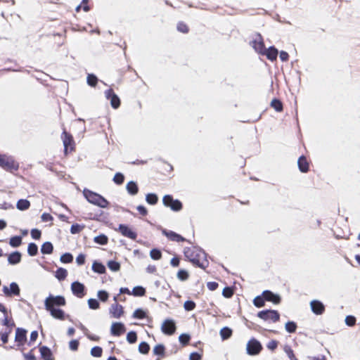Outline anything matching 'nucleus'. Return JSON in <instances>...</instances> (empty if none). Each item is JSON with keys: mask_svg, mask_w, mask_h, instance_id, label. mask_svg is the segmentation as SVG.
Masks as SVG:
<instances>
[{"mask_svg": "<svg viewBox=\"0 0 360 360\" xmlns=\"http://www.w3.org/2000/svg\"><path fill=\"white\" fill-rule=\"evenodd\" d=\"M185 257L195 266L205 269L208 265L207 254L198 246L186 247L184 249Z\"/></svg>", "mask_w": 360, "mask_h": 360, "instance_id": "f257e3e1", "label": "nucleus"}, {"mask_svg": "<svg viewBox=\"0 0 360 360\" xmlns=\"http://www.w3.org/2000/svg\"><path fill=\"white\" fill-rule=\"evenodd\" d=\"M83 195L88 202L100 208H108L110 202L102 195L86 188L83 190Z\"/></svg>", "mask_w": 360, "mask_h": 360, "instance_id": "f03ea898", "label": "nucleus"}, {"mask_svg": "<svg viewBox=\"0 0 360 360\" xmlns=\"http://www.w3.org/2000/svg\"><path fill=\"white\" fill-rule=\"evenodd\" d=\"M0 167L6 172L14 173L18 170L20 164L12 155L0 154Z\"/></svg>", "mask_w": 360, "mask_h": 360, "instance_id": "7ed1b4c3", "label": "nucleus"}, {"mask_svg": "<svg viewBox=\"0 0 360 360\" xmlns=\"http://www.w3.org/2000/svg\"><path fill=\"white\" fill-rule=\"evenodd\" d=\"M162 203L169 207L174 212H179L183 208V203L179 199H174L173 196L169 194L165 195L162 198Z\"/></svg>", "mask_w": 360, "mask_h": 360, "instance_id": "20e7f679", "label": "nucleus"}, {"mask_svg": "<svg viewBox=\"0 0 360 360\" xmlns=\"http://www.w3.org/2000/svg\"><path fill=\"white\" fill-rule=\"evenodd\" d=\"M263 349L262 343L255 338H250L246 345V353L250 356L258 355Z\"/></svg>", "mask_w": 360, "mask_h": 360, "instance_id": "39448f33", "label": "nucleus"}, {"mask_svg": "<svg viewBox=\"0 0 360 360\" xmlns=\"http://www.w3.org/2000/svg\"><path fill=\"white\" fill-rule=\"evenodd\" d=\"M44 308L50 313V315L58 320H65L66 318H70L69 314H66L65 311L60 307H52L49 306L48 301H44Z\"/></svg>", "mask_w": 360, "mask_h": 360, "instance_id": "423d86ee", "label": "nucleus"}, {"mask_svg": "<svg viewBox=\"0 0 360 360\" xmlns=\"http://www.w3.org/2000/svg\"><path fill=\"white\" fill-rule=\"evenodd\" d=\"M257 317L264 320L267 321L271 319L274 323H276L280 320V314L276 309H266L259 311L257 314Z\"/></svg>", "mask_w": 360, "mask_h": 360, "instance_id": "0eeeda50", "label": "nucleus"}, {"mask_svg": "<svg viewBox=\"0 0 360 360\" xmlns=\"http://www.w3.org/2000/svg\"><path fill=\"white\" fill-rule=\"evenodd\" d=\"M250 45L252 47L256 53L263 55L265 51L266 46L263 39V37L259 32L256 33V38L250 41Z\"/></svg>", "mask_w": 360, "mask_h": 360, "instance_id": "6e6552de", "label": "nucleus"}, {"mask_svg": "<svg viewBox=\"0 0 360 360\" xmlns=\"http://www.w3.org/2000/svg\"><path fill=\"white\" fill-rule=\"evenodd\" d=\"M161 232L163 236H166L169 240L174 242H187L191 244V241L190 240L186 239L179 233H177L173 231L167 230L166 229L162 228L160 226Z\"/></svg>", "mask_w": 360, "mask_h": 360, "instance_id": "1a4fd4ad", "label": "nucleus"}, {"mask_svg": "<svg viewBox=\"0 0 360 360\" xmlns=\"http://www.w3.org/2000/svg\"><path fill=\"white\" fill-rule=\"evenodd\" d=\"M176 330V322L171 318L166 319L161 325V331L166 335H172Z\"/></svg>", "mask_w": 360, "mask_h": 360, "instance_id": "9d476101", "label": "nucleus"}, {"mask_svg": "<svg viewBox=\"0 0 360 360\" xmlns=\"http://www.w3.org/2000/svg\"><path fill=\"white\" fill-rule=\"evenodd\" d=\"M61 139L63 140L64 152L65 154L68 153V148H70V151L75 149V141L73 136L70 133L66 131L65 128L63 130Z\"/></svg>", "mask_w": 360, "mask_h": 360, "instance_id": "9b49d317", "label": "nucleus"}, {"mask_svg": "<svg viewBox=\"0 0 360 360\" xmlns=\"http://www.w3.org/2000/svg\"><path fill=\"white\" fill-rule=\"evenodd\" d=\"M70 289L72 293L78 298H82L86 294V288L84 283L75 281L71 283Z\"/></svg>", "mask_w": 360, "mask_h": 360, "instance_id": "f8f14e48", "label": "nucleus"}, {"mask_svg": "<svg viewBox=\"0 0 360 360\" xmlns=\"http://www.w3.org/2000/svg\"><path fill=\"white\" fill-rule=\"evenodd\" d=\"M44 301H48L49 306L52 307H64L66 304V300L63 295L49 294Z\"/></svg>", "mask_w": 360, "mask_h": 360, "instance_id": "ddd939ff", "label": "nucleus"}, {"mask_svg": "<svg viewBox=\"0 0 360 360\" xmlns=\"http://www.w3.org/2000/svg\"><path fill=\"white\" fill-rule=\"evenodd\" d=\"M115 231H119L123 236L135 240L137 238V233L134 231L128 224H120Z\"/></svg>", "mask_w": 360, "mask_h": 360, "instance_id": "4468645a", "label": "nucleus"}, {"mask_svg": "<svg viewBox=\"0 0 360 360\" xmlns=\"http://www.w3.org/2000/svg\"><path fill=\"white\" fill-rule=\"evenodd\" d=\"M2 292L6 297H11L20 295V288L16 282H11L9 287L6 285L3 286Z\"/></svg>", "mask_w": 360, "mask_h": 360, "instance_id": "2eb2a0df", "label": "nucleus"}, {"mask_svg": "<svg viewBox=\"0 0 360 360\" xmlns=\"http://www.w3.org/2000/svg\"><path fill=\"white\" fill-rule=\"evenodd\" d=\"M27 330L23 328H17L15 330V342L18 348L21 347L27 342Z\"/></svg>", "mask_w": 360, "mask_h": 360, "instance_id": "dca6fc26", "label": "nucleus"}, {"mask_svg": "<svg viewBox=\"0 0 360 360\" xmlns=\"http://www.w3.org/2000/svg\"><path fill=\"white\" fill-rule=\"evenodd\" d=\"M105 96L108 100H110L112 108L117 109L120 106V99L112 89L105 90Z\"/></svg>", "mask_w": 360, "mask_h": 360, "instance_id": "f3484780", "label": "nucleus"}, {"mask_svg": "<svg viewBox=\"0 0 360 360\" xmlns=\"http://www.w3.org/2000/svg\"><path fill=\"white\" fill-rule=\"evenodd\" d=\"M126 326L122 322H113L110 327V334L112 336L120 337L126 332Z\"/></svg>", "mask_w": 360, "mask_h": 360, "instance_id": "a211bd4d", "label": "nucleus"}, {"mask_svg": "<svg viewBox=\"0 0 360 360\" xmlns=\"http://www.w3.org/2000/svg\"><path fill=\"white\" fill-rule=\"evenodd\" d=\"M311 311L316 315H321L324 313L326 307L324 304L319 300H313L310 302Z\"/></svg>", "mask_w": 360, "mask_h": 360, "instance_id": "6ab92c4d", "label": "nucleus"}, {"mask_svg": "<svg viewBox=\"0 0 360 360\" xmlns=\"http://www.w3.org/2000/svg\"><path fill=\"white\" fill-rule=\"evenodd\" d=\"M263 295L265 297L266 302H270L274 304H278L281 302V295L279 294L275 293L269 290H264Z\"/></svg>", "mask_w": 360, "mask_h": 360, "instance_id": "aec40b11", "label": "nucleus"}, {"mask_svg": "<svg viewBox=\"0 0 360 360\" xmlns=\"http://www.w3.org/2000/svg\"><path fill=\"white\" fill-rule=\"evenodd\" d=\"M109 313L112 317L115 319H120L124 313L123 307L118 304L114 303L111 304L109 308Z\"/></svg>", "mask_w": 360, "mask_h": 360, "instance_id": "412c9836", "label": "nucleus"}, {"mask_svg": "<svg viewBox=\"0 0 360 360\" xmlns=\"http://www.w3.org/2000/svg\"><path fill=\"white\" fill-rule=\"evenodd\" d=\"M40 352L41 358L43 360H54L51 349L46 346L41 345V342L37 346Z\"/></svg>", "mask_w": 360, "mask_h": 360, "instance_id": "4be33fe9", "label": "nucleus"}, {"mask_svg": "<svg viewBox=\"0 0 360 360\" xmlns=\"http://www.w3.org/2000/svg\"><path fill=\"white\" fill-rule=\"evenodd\" d=\"M278 54V50L275 47V46H271L267 49L266 48L262 56H265L269 60L274 62L276 60Z\"/></svg>", "mask_w": 360, "mask_h": 360, "instance_id": "5701e85b", "label": "nucleus"}, {"mask_svg": "<svg viewBox=\"0 0 360 360\" xmlns=\"http://www.w3.org/2000/svg\"><path fill=\"white\" fill-rule=\"evenodd\" d=\"M22 253L18 250H15L8 255V263L11 265H16L21 262Z\"/></svg>", "mask_w": 360, "mask_h": 360, "instance_id": "b1692460", "label": "nucleus"}, {"mask_svg": "<svg viewBox=\"0 0 360 360\" xmlns=\"http://www.w3.org/2000/svg\"><path fill=\"white\" fill-rule=\"evenodd\" d=\"M297 166L299 170L302 173H306L309 170V164L304 155H301L297 160Z\"/></svg>", "mask_w": 360, "mask_h": 360, "instance_id": "393cba45", "label": "nucleus"}, {"mask_svg": "<svg viewBox=\"0 0 360 360\" xmlns=\"http://www.w3.org/2000/svg\"><path fill=\"white\" fill-rule=\"evenodd\" d=\"M91 269L98 274H103L106 272L105 266L99 260H94L92 263Z\"/></svg>", "mask_w": 360, "mask_h": 360, "instance_id": "a878e982", "label": "nucleus"}, {"mask_svg": "<svg viewBox=\"0 0 360 360\" xmlns=\"http://www.w3.org/2000/svg\"><path fill=\"white\" fill-rule=\"evenodd\" d=\"M126 190L130 195H136L139 191L137 182L129 181L126 185Z\"/></svg>", "mask_w": 360, "mask_h": 360, "instance_id": "bb28decb", "label": "nucleus"}, {"mask_svg": "<svg viewBox=\"0 0 360 360\" xmlns=\"http://www.w3.org/2000/svg\"><path fill=\"white\" fill-rule=\"evenodd\" d=\"M53 245L51 242L46 241L41 246V253L43 255H51L53 252Z\"/></svg>", "mask_w": 360, "mask_h": 360, "instance_id": "cd10ccee", "label": "nucleus"}, {"mask_svg": "<svg viewBox=\"0 0 360 360\" xmlns=\"http://www.w3.org/2000/svg\"><path fill=\"white\" fill-rule=\"evenodd\" d=\"M148 317V310L142 308H137L132 314V318L142 320Z\"/></svg>", "mask_w": 360, "mask_h": 360, "instance_id": "c85d7f7f", "label": "nucleus"}, {"mask_svg": "<svg viewBox=\"0 0 360 360\" xmlns=\"http://www.w3.org/2000/svg\"><path fill=\"white\" fill-rule=\"evenodd\" d=\"M233 335V330L229 326H224L221 328L219 335L222 340L229 339Z\"/></svg>", "mask_w": 360, "mask_h": 360, "instance_id": "c756f323", "label": "nucleus"}, {"mask_svg": "<svg viewBox=\"0 0 360 360\" xmlns=\"http://www.w3.org/2000/svg\"><path fill=\"white\" fill-rule=\"evenodd\" d=\"M30 202L27 199H19L16 203V208L20 211H25L30 207Z\"/></svg>", "mask_w": 360, "mask_h": 360, "instance_id": "7c9ffc66", "label": "nucleus"}, {"mask_svg": "<svg viewBox=\"0 0 360 360\" xmlns=\"http://www.w3.org/2000/svg\"><path fill=\"white\" fill-rule=\"evenodd\" d=\"M1 324L5 327H15V323L12 317L8 318V309L6 308V312L4 314V319L1 320Z\"/></svg>", "mask_w": 360, "mask_h": 360, "instance_id": "2f4dec72", "label": "nucleus"}, {"mask_svg": "<svg viewBox=\"0 0 360 360\" xmlns=\"http://www.w3.org/2000/svg\"><path fill=\"white\" fill-rule=\"evenodd\" d=\"M270 106L273 108L276 112H281L283 110V105L279 98H274L271 103Z\"/></svg>", "mask_w": 360, "mask_h": 360, "instance_id": "473e14b6", "label": "nucleus"}, {"mask_svg": "<svg viewBox=\"0 0 360 360\" xmlns=\"http://www.w3.org/2000/svg\"><path fill=\"white\" fill-rule=\"evenodd\" d=\"M68 271L63 267H58L55 272V277L59 281H64L68 276Z\"/></svg>", "mask_w": 360, "mask_h": 360, "instance_id": "72a5a7b5", "label": "nucleus"}, {"mask_svg": "<svg viewBox=\"0 0 360 360\" xmlns=\"http://www.w3.org/2000/svg\"><path fill=\"white\" fill-rule=\"evenodd\" d=\"M153 354L155 356L163 357L165 356V347L163 344L156 345L153 349Z\"/></svg>", "mask_w": 360, "mask_h": 360, "instance_id": "f704fd0d", "label": "nucleus"}, {"mask_svg": "<svg viewBox=\"0 0 360 360\" xmlns=\"http://www.w3.org/2000/svg\"><path fill=\"white\" fill-rule=\"evenodd\" d=\"M159 200L158 195L155 193H148L146 195V201L150 205H155Z\"/></svg>", "mask_w": 360, "mask_h": 360, "instance_id": "c9c22d12", "label": "nucleus"}, {"mask_svg": "<svg viewBox=\"0 0 360 360\" xmlns=\"http://www.w3.org/2000/svg\"><path fill=\"white\" fill-rule=\"evenodd\" d=\"M94 242L101 245H105L108 243V237L104 233H100L94 238Z\"/></svg>", "mask_w": 360, "mask_h": 360, "instance_id": "e433bc0d", "label": "nucleus"}, {"mask_svg": "<svg viewBox=\"0 0 360 360\" xmlns=\"http://www.w3.org/2000/svg\"><path fill=\"white\" fill-rule=\"evenodd\" d=\"M265 302L266 299L262 292L261 295H257L254 298L253 304L257 308H261L265 305Z\"/></svg>", "mask_w": 360, "mask_h": 360, "instance_id": "4c0bfd02", "label": "nucleus"}, {"mask_svg": "<svg viewBox=\"0 0 360 360\" xmlns=\"http://www.w3.org/2000/svg\"><path fill=\"white\" fill-rule=\"evenodd\" d=\"M146 290L142 285H136L133 288L131 295L134 297H142L146 295Z\"/></svg>", "mask_w": 360, "mask_h": 360, "instance_id": "58836bf2", "label": "nucleus"}, {"mask_svg": "<svg viewBox=\"0 0 360 360\" xmlns=\"http://www.w3.org/2000/svg\"><path fill=\"white\" fill-rule=\"evenodd\" d=\"M22 236H13L9 239V245L12 248H18L22 244Z\"/></svg>", "mask_w": 360, "mask_h": 360, "instance_id": "ea45409f", "label": "nucleus"}, {"mask_svg": "<svg viewBox=\"0 0 360 360\" xmlns=\"http://www.w3.org/2000/svg\"><path fill=\"white\" fill-rule=\"evenodd\" d=\"M27 254L30 257L36 256L39 253V248L35 243L31 242L27 245Z\"/></svg>", "mask_w": 360, "mask_h": 360, "instance_id": "a19ab883", "label": "nucleus"}, {"mask_svg": "<svg viewBox=\"0 0 360 360\" xmlns=\"http://www.w3.org/2000/svg\"><path fill=\"white\" fill-rule=\"evenodd\" d=\"M297 328V323L294 321H288L285 324V330L288 333H294Z\"/></svg>", "mask_w": 360, "mask_h": 360, "instance_id": "79ce46f5", "label": "nucleus"}, {"mask_svg": "<svg viewBox=\"0 0 360 360\" xmlns=\"http://www.w3.org/2000/svg\"><path fill=\"white\" fill-rule=\"evenodd\" d=\"M107 266L113 272H117L120 270V263L114 259H110L107 262Z\"/></svg>", "mask_w": 360, "mask_h": 360, "instance_id": "37998d69", "label": "nucleus"}, {"mask_svg": "<svg viewBox=\"0 0 360 360\" xmlns=\"http://www.w3.org/2000/svg\"><path fill=\"white\" fill-rule=\"evenodd\" d=\"M98 82V78L94 73H89L86 77V83L91 87H95Z\"/></svg>", "mask_w": 360, "mask_h": 360, "instance_id": "c03bdc74", "label": "nucleus"}, {"mask_svg": "<svg viewBox=\"0 0 360 360\" xmlns=\"http://www.w3.org/2000/svg\"><path fill=\"white\" fill-rule=\"evenodd\" d=\"M236 287L233 286H226L222 290V296L225 298H231L235 292Z\"/></svg>", "mask_w": 360, "mask_h": 360, "instance_id": "a18cd8bd", "label": "nucleus"}, {"mask_svg": "<svg viewBox=\"0 0 360 360\" xmlns=\"http://www.w3.org/2000/svg\"><path fill=\"white\" fill-rule=\"evenodd\" d=\"M150 349V345L146 341L141 342L138 347L139 352L142 354H148Z\"/></svg>", "mask_w": 360, "mask_h": 360, "instance_id": "49530a36", "label": "nucleus"}, {"mask_svg": "<svg viewBox=\"0 0 360 360\" xmlns=\"http://www.w3.org/2000/svg\"><path fill=\"white\" fill-rule=\"evenodd\" d=\"M191 338V337L190 334L184 333H181L179 336V343L183 347H185L189 344Z\"/></svg>", "mask_w": 360, "mask_h": 360, "instance_id": "de8ad7c7", "label": "nucleus"}, {"mask_svg": "<svg viewBox=\"0 0 360 360\" xmlns=\"http://www.w3.org/2000/svg\"><path fill=\"white\" fill-rule=\"evenodd\" d=\"M73 255L70 252H65L60 255V261L63 264H70L73 262Z\"/></svg>", "mask_w": 360, "mask_h": 360, "instance_id": "09e8293b", "label": "nucleus"}, {"mask_svg": "<svg viewBox=\"0 0 360 360\" xmlns=\"http://www.w3.org/2000/svg\"><path fill=\"white\" fill-rule=\"evenodd\" d=\"M176 277L181 281H186L189 278V273L184 269H180L176 274Z\"/></svg>", "mask_w": 360, "mask_h": 360, "instance_id": "8fccbe9b", "label": "nucleus"}, {"mask_svg": "<svg viewBox=\"0 0 360 360\" xmlns=\"http://www.w3.org/2000/svg\"><path fill=\"white\" fill-rule=\"evenodd\" d=\"M162 252L159 248H154L150 251V257L153 260H159L162 258Z\"/></svg>", "mask_w": 360, "mask_h": 360, "instance_id": "3c124183", "label": "nucleus"}, {"mask_svg": "<svg viewBox=\"0 0 360 360\" xmlns=\"http://www.w3.org/2000/svg\"><path fill=\"white\" fill-rule=\"evenodd\" d=\"M109 293L105 290H99L97 292V297L98 299V301H101L102 302H105L108 300L109 298Z\"/></svg>", "mask_w": 360, "mask_h": 360, "instance_id": "603ef678", "label": "nucleus"}, {"mask_svg": "<svg viewBox=\"0 0 360 360\" xmlns=\"http://www.w3.org/2000/svg\"><path fill=\"white\" fill-rule=\"evenodd\" d=\"M124 175L122 172H117L115 174L112 181L115 184L120 186L124 183Z\"/></svg>", "mask_w": 360, "mask_h": 360, "instance_id": "864d4df0", "label": "nucleus"}, {"mask_svg": "<svg viewBox=\"0 0 360 360\" xmlns=\"http://www.w3.org/2000/svg\"><path fill=\"white\" fill-rule=\"evenodd\" d=\"M88 307L90 309L96 310L100 308V302L96 298H89L87 300Z\"/></svg>", "mask_w": 360, "mask_h": 360, "instance_id": "5fc2aeb1", "label": "nucleus"}, {"mask_svg": "<svg viewBox=\"0 0 360 360\" xmlns=\"http://www.w3.org/2000/svg\"><path fill=\"white\" fill-rule=\"evenodd\" d=\"M137 333L134 330H130L127 334L126 339L129 344H134L137 341Z\"/></svg>", "mask_w": 360, "mask_h": 360, "instance_id": "6e6d98bb", "label": "nucleus"}, {"mask_svg": "<svg viewBox=\"0 0 360 360\" xmlns=\"http://www.w3.org/2000/svg\"><path fill=\"white\" fill-rule=\"evenodd\" d=\"M90 354L94 357H101L103 354V349L100 346H94L91 349Z\"/></svg>", "mask_w": 360, "mask_h": 360, "instance_id": "4d7b16f0", "label": "nucleus"}, {"mask_svg": "<svg viewBox=\"0 0 360 360\" xmlns=\"http://www.w3.org/2000/svg\"><path fill=\"white\" fill-rule=\"evenodd\" d=\"M84 227L85 226L84 224L75 223L71 226L70 231L72 234H77L79 233Z\"/></svg>", "mask_w": 360, "mask_h": 360, "instance_id": "13d9d810", "label": "nucleus"}, {"mask_svg": "<svg viewBox=\"0 0 360 360\" xmlns=\"http://www.w3.org/2000/svg\"><path fill=\"white\" fill-rule=\"evenodd\" d=\"M283 350H284L285 353L287 354V356H288V358L290 359V360H298L295 357V356L294 354V352L290 345H285L284 346Z\"/></svg>", "mask_w": 360, "mask_h": 360, "instance_id": "bf43d9fd", "label": "nucleus"}, {"mask_svg": "<svg viewBox=\"0 0 360 360\" xmlns=\"http://www.w3.org/2000/svg\"><path fill=\"white\" fill-rule=\"evenodd\" d=\"M196 304L191 300H188L184 303V308L186 311H191L195 309Z\"/></svg>", "mask_w": 360, "mask_h": 360, "instance_id": "052dcab7", "label": "nucleus"}, {"mask_svg": "<svg viewBox=\"0 0 360 360\" xmlns=\"http://www.w3.org/2000/svg\"><path fill=\"white\" fill-rule=\"evenodd\" d=\"M176 30L179 32H181L184 34H187L189 32V28H188V25L182 21H179L177 23Z\"/></svg>", "mask_w": 360, "mask_h": 360, "instance_id": "680f3d73", "label": "nucleus"}, {"mask_svg": "<svg viewBox=\"0 0 360 360\" xmlns=\"http://www.w3.org/2000/svg\"><path fill=\"white\" fill-rule=\"evenodd\" d=\"M356 319L353 315H347L345 317V324L349 327L354 326L356 324Z\"/></svg>", "mask_w": 360, "mask_h": 360, "instance_id": "e2e57ef3", "label": "nucleus"}, {"mask_svg": "<svg viewBox=\"0 0 360 360\" xmlns=\"http://www.w3.org/2000/svg\"><path fill=\"white\" fill-rule=\"evenodd\" d=\"M30 234L32 239L39 240L41 237V231L37 228H34L31 229Z\"/></svg>", "mask_w": 360, "mask_h": 360, "instance_id": "0e129e2a", "label": "nucleus"}, {"mask_svg": "<svg viewBox=\"0 0 360 360\" xmlns=\"http://www.w3.org/2000/svg\"><path fill=\"white\" fill-rule=\"evenodd\" d=\"M79 346V342L77 339H73L69 342V348L72 351H77Z\"/></svg>", "mask_w": 360, "mask_h": 360, "instance_id": "69168bd1", "label": "nucleus"}, {"mask_svg": "<svg viewBox=\"0 0 360 360\" xmlns=\"http://www.w3.org/2000/svg\"><path fill=\"white\" fill-rule=\"evenodd\" d=\"M36 349V347L32 348L28 353H23L24 358L25 360H36V356L33 354V351Z\"/></svg>", "mask_w": 360, "mask_h": 360, "instance_id": "338daca9", "label": "nucleus"}, {"mask_svg": "<svg viewBox=\"0 0 360 360\" xmlns=\"http://www.w3.org/2000/svg\"><path fill=\"white\" fill-rule=\"evenodd\" d=\"M202 355L198 352H193L189 355V360H201Z\"/></svg>", "mask_w": 360, "mask_h": 360, "instance_id": "774afa93", "label": "nucleus"}]
</instances>
